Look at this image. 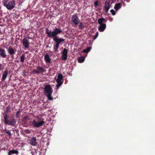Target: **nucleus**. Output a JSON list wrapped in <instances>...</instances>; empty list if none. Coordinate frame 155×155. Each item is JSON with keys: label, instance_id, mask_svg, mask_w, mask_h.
Here are the masks:
<instances>
[{"label": "nucleus", "instance_id": "obj_26", "mask_svg": "<svg viewBox=\"0 0 155 155\" xmlns=\"http://www.w3.org/2000/svg\"><path fill=\"white\" fill-rule=\"evenodd\" d=\"M98 31H97V32H96L95 35L94 37L93 40L95 39L98 37Z\"/></svg>", "mask_w": 155, "mask_h": 155}, {"label": "nucleus", "instance_id": "obj_7", "mask_svg": "<svg viewBox=\"0 0 155 155\" xmlns=\"http://www.w3.org/2000/svg\"><path fill=\"white\" fill-rule=\"evenodd\" d=\"M39 122H36L35 120H34L32 122V125L35 127L38 128L42 126L45 123L44 119L41 117H38V118Z\"/></svg>", "mask_w": 155, "mask_h": 155}, {"label": "nucleus", "instance_id": "obj_33", "mask_svg": "<svg viewBox=\"0 0 155 155\" xmlns=\"http://www.w3.org/2000/svg\"><path fill=\"white\" fill-rule=\"evenodd\" d=\"M83 52H84V53H87L88 52V51H87V50H86V49L84 50L83 51Z\"/></svg>", "mask_w": 155, "mask_h": 155}, {"label": "nucleus", "instance_id": "obj_21", "mask_svg": "<svg viewBox=\"0 0 155 155\" xmlns=\"http://www.w3.org/2000/svg\"><path fill=\"white\" fill-rule=\"evenodd\" d=\"M25 58V54H22L20 57V61L22 63H23L24 62Z\"/></svg>", "mask_w": 155, "mask_h": 155}, {"label": "nucleus", "instance_id": "obj_28", "mask_svg": "<svg viewBox=\"0 0 155 155\" xmlns=\"http://www.w3.org/2000/svg\"><path fill=\"white\" fill-rule=\"evenodd\" d=\"M4 65L0 63V71L4 69Z\"/></svg>", "mask_w": 155, "mask_h": 155}, {"label": "nucleus", "instance_id": "obj_25", "mask_svg": "<svg viewBox=\"0 0 155 155\" xmlns=\"http://www.w3.org/2000/svg\"><path fill=\"white\" fill-rule=\"evenodd\" d=\"M22 120L24 122H25L28 121L29 120L28 118V116L26 115L23 118Z\"/></svg>", "mask_w": 155, "mask_h": 155}, {"label": "nucleus", "instance_id": "obj_31", "mask_svg": "<svg viewBox=\"0 0 155 155\" xmlns=\"http://www.w3.org/2000/svg\"><path fill=\"white\" fill-rule=\"evenodd\" d=\"M83 23L82 22H81L80 23V24L79 26V28L81 29H82L83 27Z\"/></svg>", "mask_w": 155, "mask_h": 155}, {"label": "nucleus", "instance_id": "obj_5", "mask_svg": "<svg viewBox=\"0 0 155 155\" xmlns=\"http://www.w3.org/2000/svg\"><path fill=\"white\" fill-rule=\"evenodd\" d=\"M3 4V5L9 10L13 9L16 5L15 1L14 0H12L8 2L7 0H4Z\"/></svg>", "mask_w": 155, "mask_h": 155}, {"label": "nucleus", "instance_id": "obj_15", "mask_svg": "<svg viewBox=\"0 0 155 155\" xmlns=\"http://www.w3.org/2000/svg\"><path fill=\"white\" fill-rule=\"evenodd\" d=\"M8 71L7 70H5L2 74V81H4L6 79L8 74Z\"/></svg>", "mask_w": 155, "mask_h": 155}, {"label": "nucleus", "instance_id": "obj_17", "mask_svg": "<svg viewBox=\"0 0 155 155\" xmlns=\"http://www.w3.org/2000/svg\"><path fill=\"white\" fill-rule=\"evenodd\" d=\"M37 69L38 71L39 72V74L45 72H46L45 70L41 67L38 66L37 67Z\"/></svg>", "mask_w": 155, "mask_h": 155}, {"label": "nucleus", "instance_id": "obj_22", "mask_svg": "<svg viewBox=\"0 0 155 155\" xmlns=\"http://www.w3.org/2000/svg\"><path fill=\"white\" fill-rule=\"evenodd\" d=\"M4 131L5 133L8 135V136L10 137L12 135L11 132L9 130H8L6 129H5L4 130Z\"/></svg>", "mask_w": 155, "mask_h": 155}, {"label": "nucleus", "instance_id": "obj_14", "mask_svg": "<svg viewBox=\"0 0 155 155\" xmlns=\"http://www.w3.org/2000/svg\"><path fill=\"white\" fill-rule=\"evenodd\" d=\"M30 141V144L32 146H35L37 143L36 137H31Z\"/></svg>", "mask_w": 155, "mask_h": 155}, {"label": "nucleus", "instance_id": "obj_4", "mask_svg": "<svg viewBox=\"0 0 155 155\" xmlns=\"http://www.w3.org/2000/svg\"><path fill=\"white\" fill-rule=\"evenodd\" d=\"M107 20L103 18H100L98 19V23L100 25L98 29L100 31H103L105 29L106 25V24L104 23L106 22Z\"/></svg>", "mask_w": 155, "mask_h": 155}, {"label": "nucleus", "instance_id": "obj_9", "mask_svg": "<svg viewBox=\"0 0 155 155\" xmlns=\"http://www.w3.org/2000/svg\"><path fill=\"white\" fill-rule=\"evenodd\" d=\"M22 43L23 46L26 48H28L30 45L29 41L27 38H25L23 39Z\"/></svg>", "mask_w": 155, "mask_h": 155}, {"label": "nucleus", "instance_id": "obj_2", "mask_svg": "<svg viewBox=\"0 0 155 155\" xmlns=\"http://www.w3.org/2000/svg\"><path fill=\"white\" fill-rule=\"evenodd\" d=\"M62 32V31L60 28H56L54 30L51 31L47 28H46V34L47 35L48 37L54 38L55 37H57V36Z\"/></svg>", "mask_w": 155, "mask_h": 155}, {"label": "nucleus", "instance_id": "obj_19", "mask_svg": "<svg viewBox=\"0 0 155 155\" xmlns=\"http://www.w3.org/2000/svg\"><path fill=\"white\" fill-rule=\"evenodd\" d=\"M121 6V3H118L115 4L114 6V8L117 11L120 8Z\"/></svg>", "mask_w": 155, "mask_h": 155}, {"label": "nucleus", "instance_id": "obj_29", "mask_svg": "<svg viewBox=\"0 0 155 155\" xmlns=\"http://www.w3.org/2000/svg\"><path fill=\"white\" fill-rule=\"evenodd\" d=\"M94 5L95 7H97L98 5V1H96L94 2Z\"/></svg>", "mask_w": 155, "mask_h": 155}, {"label": "nucleus", "instance_id": "obj_24", "mask_svg": "<svg viewBox=\"0 0 155 155\" xmlns=\"http://www.w3.org/2000/svg\"><path fill=\"white\" fill-rule=\"evenodd\" d=\"M21 112V111L20 110V109H19V110L17 111L16 114V117L17 118H18L19 117V116L20 115V112Z\"/></svg>", "mask_w": 155, "mask_h": 155}, {"label": "nucleus", "instance_id": "obj_32", "mask_svg": "<svg viewBox=\"0 0 155 155\" xmlns=\"http://www.w3.org/2000/svg\"><path fill=\"white\" fill-rule=\"evenodd\" d=\"M91 47H88L86 49L87 50V51H88V52H89L91 50Z\"/></svg>", "mask_w": 155, "mask_h": 155}, {"label": "nucleus", "instance_id": "obj_13", "mask_svg": "<svg viewBox=\"0 0 155 155\" xmlns=\"http://www.w3.org/2000/svg\"><path fill=\"white\" fill-rule=\"evenodd\" d=\"M67 50L66 49H64L62 53V59L65 60L67 58Z\"/></svg>", "mask_w": 155, "mask_h": 155}, {"label": "nucleus", "instance_id": "obj_11", "mask_svg": "<svg viewBox=\"0 0 155 155\" xmlns=\"http://www.w3.org/2000/svg\"><path fill=\"white\" fill-rule=\"evenodd\" d=\"M110 1H106L104 4V9L106 12H107L110 8Z\"/></svg>", "mask_w": 155, "mask_h": 155}, {"label": "nucleus", "instance_id": "obj_30", "mask_svg": "<svg viewBox=\"0 0 155 155\" xmlns=\"http://www.w3.org/2000/svg\"><path fill=\"white\" fill-rule=\"evenodd\" d=\"M32 72L35 73V74H39V72L38 71V70H36L35 69H34L32 71Z\"/></svg>", "mask_w": 155, "mask_h": 155}, {"label": "nucleus", "instance_id": "obj_1", "mask_svg": "<svg viewBox=\"0 0 155 155\" xmlns=\"http://www.w3.org/2000/svg\"><path fill=\"white\" fill-rule=\"evenodd\" d=\"M11 112V106L9 105L6 107L5 113H2L4 117V124L12 126H14L16 122V120L13 118V117H10L8 113Z\"/></svg>", "mask_w": 155, "mask_h": 155}, {"label": "nucleus", "instance_id": "obj_23", "mask_svg": "<svg viewBox=\"0 0 155 155\" xmlns=\"http://www.w3.org/2000/svg\"><path fill=\"white\" fill-rule=\"evenodd\" d=\"M84 59L85 58L84 57H81L78 58V61L79 63H82L84 61Z\"/></svg>", "mask_w": 155, "mask_h": 155}, {"label": "nucleus", "instance_id": "obj_27", "mask_svg": "<svg viewBox=\"0 0 155 155\" xmlns=\"http://www.w3.org/2000/svg\"><path fill=\"white\" fill-rule=\"evenodd\" d=\"M110 12L112 14V15H114L116 12L113 9H111L110 10Z\"/></svg>", "mask_w": 155, "mask_h": 155}, {"label": "nucleus", "instance_id": "obj_16", "mask_svg": "<svg viewBox=\"0 0 155 155\" xmlns=\"http://www.w3.org/2000/svg\"><path fill=\"white\" fill-rule=\"evenodd\" d=\"M19 154V152L18 150H13L9 151L8 155H12V154H16L18 155Z\"/></svg>", "mask_w": 155, "mask_h": 155}, {"label": "nucleus", "instance_id": "obj_18", "mask_svg": "<svg viewBox=\"0 0 155 155\" xmlns=\"http://www.w3.org/2000/svg\"><path fill=\"white\" fill-rule=\"evenodd\" d=\"M8 51L10 55H12L15 54V51L14 49L11 47H9L8 49Z\"/></svg>", "mask_w": 155, "mask_h": 155}, {"label": "nucleus", "instance_id": "obj_3", "mask_svg": "<svg viewBox=\"0 0 155 155\" xmlns=\"http://www.w3.org/2000/svg\"><path fill=\"white\" fill-rule=\"evenodd\" d=\"M44 92L45 95L46 96L49 100L53 101V98L51 96L53 90L51 85L50 84L46 85L45 86Z\"/></svg>", "mask_w": 155, "mask_h": 155}, {"label": "nucleus", "instance_id": "obj_6", "mask_svg": "<svg viewBox=\"0 0 155 155\" xmlns=\"http://www.w3.org/2000/svg\"><path fill=\"white\" fill-rule=\"evenodd\" d=\"M53 40L55 42V45L54 46V49L55 52L58 51V49L60 44L61 45L65 40L63 38H60L58 37H55L53 38Z\"/></svg>", "mask_w": 155, "mask_h": 155}, {"label": "nucleus", "instance_id": "obj_12", "mask_svg": "<svg viewBox=\"0 0 155 155\" xmlns=\"http://www.w3.org/2000/svg\"><path fill=\"white\" fill-rule=\"evenodd\" d=\"M0 56L2 58H5L7 56L5 50L2 48H0Z\"/></svg>", "mask_w": 155, "mask_h": 155}, {"label": "nucleus", "instance_id": "obj_20", "mask_svg": "<svg viewBox=\"0 0 155 155\" xmlns=\"http://www.w3.org/2000/svg\"><path fill=\"white\" fill-rule=\"evenodd\" d=\"M45 60V61L47 62L50 63L51 62V60L49 57V55L48 54H46L44 57Z\"/></svg>", "mask_w": 155, "mask_h": 155}, {"label": "nucleus", "instance_id": "obj_8", "mask_svg": "<svg viewBox=\"0 0 155 155\" xmlns=\"http://www.w3.org/2000/svg\"><path fill=\"white\" fill-rule=\"evenodd\" d=\"M63 78V76L61 74H58L57 79V84L56 85L57 89H58L60 86L62 84L63 82L61 80Z\"/></svg>", "mask_w": 155, "mask_h": 155}, {"label": "nucleus", "instance_id": "obj_10", "mask_svg": "<svg viewBox=\"0 0 155 155\" xmlns=\"http://www.w3.org/2000/svg\"><path fill=\"white\" fill-rule=\"evenodd\" d=\"M72 21L75 25H77L79 22V20L78 16L76 15H73L71 17Z\"/></svg>", "mask_w": 155, "mask_h": 155}]
</instances>
